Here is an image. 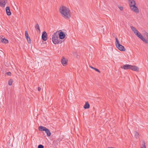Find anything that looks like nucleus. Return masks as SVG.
Returning <instances> with one entry per match:
<instances>
[{
    "mask_svg": "<svg viewBox=\"0 0 148 148\" xmlns=\"http://www.w3.org/2000/svg\"><path fill=\"white\" fill-rule=\"evenodd\" d=\"M131 65L126 64L123 65V66H121V68L122 69H123L125 70H127L129 69H131Z\"/></svg>",
    "mask_w": 148,
    "mask_h": 148,
    "instance_id": "6e6552de",
    "label": "nucleus"
},
{
    "mask_svg": "<svg viewBox=\"0 0 148 148\" xmlns=\"http://www.w3.org/2000/svg\"><path fill=\"white\" fill-rule=\"evenodd\" d=\"M140 148H146V147L145 143V141H143L142 146Z\"/></svg>",
    "mask_w": 148,
    "mask_h": 148,
    "instance_id": "412c9836",
    "label": "nucleus"
},
{
    "mask_svg": "<svg viewBox=\"0 0 148 148\" xmlns=\"http://www.w3.org/2000/svg\"><path fill=\"white\" fill-rule=\"evenodd\" d=\"M147 38V42H148V35H147L146 36Z\"/></svg>",
    "mask_w": 148,
    "mask_h": 148,
    "instance_id": "2f4dec72",
    "label": "nucleus"
},
{
    "mask_svg": "<svg viewBox=\"0 0 148 148\" xmlns=\"http://www.w3.org/2000/svg\"><path fill=\"white\" fill-rule=\"evenodd\" d=\"M58 31L55 32L52 36V41L54 44H58L62 43V41L60 39L58 36Z\"/></svg>",
    "mask_w": 148,
    "mask_h": 148,
    "instance_id": "f03ea898",
    "label": "nucleus"
},
{
    "mask_svg": "<svg viewBox=\"0 0 148 148\" xmlns=\"http://www.w3.org/2000/svg\"><path fill=\"white\" fill-rule=\"evenodd\" d=\"M131 28L132 31H134V30H135V29H136L134 27L132 26L131 27Z\"/></svg>",
    "mask_w": 148,
    "mask_h": 148,
    "instance_id": "cd10ccee",
    "label": "nucleus"
},
{
    "mask_svg": "<svg viewBox=\"0 0 148 148\" xmlns=\"http://www.w3.org/2000/svg\"><path fill=\"white\" fill-rule=\"evenodd\" d=\"M131 69L132 70L138 72L139 71V68L136 66L131 65Z\"/></svg>",
    "mask_w": 148,
    "mask_h": 148,
    "instance_id": "9d476101",
    "label": "nucleus"
},
{
    "mask_svg": "<svg viewBox=\"0 0 148 148\" xmlns=\"http://www.w3.org/2000/svg\"><path fill=\"white\" fill-rule=\"evenodd\" d=\"M119 8L121 11H122L123 10V8L122 6L119 7Z\"/></svg>",
    "mask_w": 148,
    "mask_h": 148,
    "instance_id": "bb28decb",
    "label": "nucleus"
},
{
    "mask_svg": "<svg viewBox=\"0 0 148 148\" xmlns=\"http://www.w3.org/2000/svg\"><path fill=\"white\" fill-rule=\"evenodd\" d=\"M89 67L91 68V69L94 70L95 69V68L94 67H93L92 66H89Z\"/></svg>",
    "mask_w": 148,
    "mask_h": 148,
    "instance_id": "c85d7f7f",
    "label": "nucleus"
},
{
    "mask_svg": "<svg viewBox=\"0 0 148 148\" xmlns=\"http://www.w3.org/2000/svg\"><path fill=\"white\" fill-rule=\"evenodd\" d=\"M58 31V34L59 37L60 38V40L61 39H64L65 36V34L64 33V32L61 31L59 33V31Z\"/></svg>",
    "mask_w": 148,
    "mask_h": 148,
    "instance_id": "0eeeda50",
    "label": "nucleus"
},
{
    "mask_svg": "<svg viewBox=\"0 0 148 148\" xmlns=\"http://www.w3.org/2000/svg\"><path fill=\"white\" fill-rule=\"evenodd\" d=\"M115 38L116 39L115 45L116 47L121 51H125V49L124 47L119 43V41L116 37Z\"/></svg>",
    "mask_w": 148,
    "mask_h": 148,
    "instance_id": "39448f33",
    "label": "nucleus"
},
{
    "mask_svg": "<svg viewBox=\"0 0 148 148\" xmlns=\"http://www.w3.org/2000/svg\"><path fill=\"white\" fill-rule=\"evenodd\" d=\"M45 133L47 134V135L48 136H49L51 135V133L50 131V130L47 128L45 130Z\"/></svg>",
    "mask_w": 148,
    "mask_h": 148,
    "instance_id": "2eb2a0df",
    "label": "nucleus"
},
{
    "mask_svg": "<svg viewBox=\"0 0 148 148\" xmlns=\"http://www.w3.org/2000/svg\"><path fill=\"white\" fill-rule=\"evenodd\" d=\"M129 5L131 10L136 13H139L138 8L136 6V2L134 0H128Z\"/></svg>",
    "mask_w": 148,
    "mask_h": 148,
    "instance_id": "7ed1b4c3",
    "label": "nucleus"
},
{
    "mask_svg": "<svg viewBox=\"0 0 148 148\" xmlns=\"http://www.w3.org/2000/svg\"><path fill=\"white\" fill-rule=\"evenodd\" d=\"M134 136L135 138H138L139 137V133L136 131H135L134 132Z\"/></svg>",
    "mask_w": 148,
    "mask_h": 148,
    "instance_id": "dca6fc26",
    "label": "nucleus"
},
{
    "mask_svg": "<svg viewBox=\"0 0 148 148\" xmlns=\"http://www.w3.org/2000/svg\"><path fill=\"white\" fill-rule=\"evenodd\" d=\"M41 89V88H40V87H38V91H40Z\"/></svg>",
    "mask_w": 148,
    "mask_h": 148,
    "instance_id": "c756f323",
    "label": "nucleus"
},
{
    "mask_svg": "<svg viewBox=\"0 0 148 148\" xmlns=\"http://www.w3.org/2000/svg\"><path fill=\"white\" fill-rule=\"evenodd\" d=\"M35 28L36 30H38L40 32V29L39 26L38 24L37 23L36 24V26H35Z\"/></svg>",
    "mask_w": 148,
    "mask_h": 148,
    "instance_id": "a211bd4d",
    "label": "nucleus"
},
{
    "mask_svg": "<svg viewBox=\"0 0 148 148\" xmlns=\"http://www.w3.org/2000/svg\"><path fill=\"white\" fill-rule=\"evenodd\" d=\"M59 11L62 16L65 19H69L71 17V11L67 8L64 6H61Z\"/></svg>",
    "mask_w": 148,
    "mask_h": 148,
    "instance_id": "f257e3e1",
    "label": "nucleus"
},
{
    "mask_svg": "<svg viewBox=\"0 0 148 148\" xmlns=\"http://www.w3.org/2000/svg\"><path fill=\"white\" fill-rule=\"evenodd\" d=\"M108 148H115L112 147H109Z\"/></svg>",
    "mask_w": 148,
    "mask_h": 148,
    "instance_id": "473e14b6",
    "label": "nucleus"
},
{
    "mask_svg": "<svg viewBox=\"0 0 148 148\" xmlns=\"http://www.w3.org/2000/svg\"><path fill=\"white\" fill-rule=\"evenodd\" d=\"M7 3L6 0H0V6L1 7H4Z\"/></svg>",
    "mask_w": 148,
    "mask_h": 148,
    "instance_id": "9b49d317",
    "label": "nucleus"
},
{
    "mask_svg": "<svg viewBox=\"0 0 148 148\" xmlns=\"http://www.w3.org/2000/svg\"><path fill=\"white\" fill-rule=\"evenodd\" d=\"M143 34L145 36H146L148 35V33L145 30H143L142 31Z\"/></svg>",
    "mask_w": 148,
    "mask_h": 148,
    "instance_id": "6ab92c4d",
    "label": "nucleus"
},
{
    "mask_svg": "<svg viewBox=\"0 0 148 148\" xmlns=\"http://www.w3.org/2000/svg\"><path fill=\"white\" fill-rule=\"evenodd\" d=\"M47 128L45 127H43L42 126H40L38 127V130L39 131H45V130Z\"/></svg>",
    "mask_w": 148,
    "mask_h": 148,
    "instance_id": "4468645a",
    "label": "nucleus"
},
{
    "mask_svg": "<svg viewBox=\"0 0 148 148\" xmlns=\"http://www.w3.org/2000/svg\"><path fill=\"white\" fill-rule=\"evenodd\" d=\"M94 70H95L96 71L98 72H99V73H101L100 71L98 69L95 68V69Z\"/></svg>",
    "mask_w": 148,
    "mask_h": 148,
    "instance_id": "393cba45",
    "label": "nucleus"
},
{
    "mask_svg": "<svg viewBox=\"0 0 148 148\" xmlns=\"http://www.w3.org/2000/svg\"><path fill=\"white\" fill-rule=\"evenodd\" d=\"M6 74L8 75H9V76H11V73L10 72H8L6 73Z\"/></svg>",
    "mask_w": 148,
    "mask_h": 148,
    "instance_id": "a878e982",
    "label": "nucleus"
},
{
    "mask_svg": "<svg viewBox=\"0 0 148 148\" xmlns=\"http://www.w3.org/2000/svg\"><path fill=\"white\" fill-rule=\"evenodd\" d=\"M42 40L44 41H45L47 40V34L45 31H44L42 32Z\"/></svg>",
    "mask_w": 148,
    "mask_h": 148,
    "instance_id": "423d86ee",
    "label": "nucleus"
},
{
    "mask_svg": "<svg viewBox=\"0 0 148 148\" xmlns=\"http://www.w3.org/2000/svg\"><path fill=\"white\" fill-rule=\"evenodd\" d=\"M68 60L63 57L62 59L61 60V63L64 66H65L67 64Z\"/></svg>",
    "mask_w": 148,
    "mask_h": 148,
    "instance_id": "1a4fd4ad",
    "label": "nucleus"
},
{
    "mask_svg": "<svg viewBox=\"0 0 148 148\" xmlns=\"http://www.w3.org/2000/svg\"><path fill=\"white\" fill-rule=\"evenodd\" d=\"M112 36H113V37H115V34H114V33H113V34H112Z\"/></svg>",
    "mask_w": 148,
    "mask_h": 148,
    "instance_id": "7c9ffc66",
    "label": "nucleus"
},
{
    "mask_svg": "<svg viewBox=\"0 0 148 148\" xmlns=\"http://www.w3.org/2000/svg\"><path fill=\"white\" fill-rule=\"evenodd\" d=\"M5 10L6 14L8 16H10L11 14V13L10 10V8L9 6L7 7L6 8Z\"/></svg>",
    "mask_w": 148,
    "mask_h": 148,
    "instance_id": "f8f14e48",
    "label": "nucleus"
},
{
    "mask_svg": "<svg viewBox=\"0 0 148 148\" xmlns=\"http://www.w3.org/2000/svg\"><path fill=\"white\" fill-rule=\"evenodd\" d=\"M26 38L27 41L29 43H31V40L29 36H28V37H26Z\"/></svg>",
    "mask_w": 148,
    "mask_h": 148,
    "instance_id": "4be33fe9",
    "label": "nucleus"
},
{
    "mask_svg": "<svg viewBox=\"0 0 148 148\" xmlns=\"http://www.w3.org/2000/svg\"><path fill=\"white\" fill-rule=\"evenodd\" d=\"M134 34L138 37L141 40L144 42L146 44H147L148 42L143 37L142 35L136 29H135V30L133 31Z\"/></svg>",
    "mask_w": 148,
    "mask_h": 148,
    "instance_id": "20e7f679",
    "label": "nucleus"
},
{
    "mask_svg": "<svg viewBox=\"0 0 148 148\" xmlns=\"http://www.w3.org/2000/svg\"><path fill=\"white\" fill-rule=\"evenodd\" d=\"M1 41L5 43H7L8 42V40L5 38H3L1 40Z\"/></svg>",
    "mask_w": 148,
    "mask_h": 148,
    "instance_id": "f3484780",
    "label": "nucleus"
},
{
    "mask_svg": "<svg viewBox=\"0 0 148 148\" xmlns=\"http://www.w3.org/2000/svg\"><path fill=\"white\" fill-rule=\"evenodd\" d=\"M13 82V80L12 79H9L8 81V85L11 86L12 85Z\"/></svg>",
    "mask_w": 148,
    "mask_h": 148,
    "instance_id": "aec40b11",
    "label": "nucleus"
},
{
    "mask_svg": "<svg viewBox=\"0 0 148 148\" xmlns=\"http://www.w3.org/2000/svg\"><path fill=\"white\" fill-rule=\"evenodd\" d=\"M103 32H104V29H103Z\"/></svg>",
    "mask_w": 148,
    "mask_h": 148,
    "instance_id": "72a5a7b5",
    "label": "nucleus"
},
{
    "mask_svg": "<svg viewBox=\"0 0 148 148\" xmlns=\"http://www.w3.org/2000/svg\"><path fill=\"white\" fill-rule=\"evenodd\" d=\"M90 106L88 102L87 101L86 102L84 106V108L85 109H88L90 108Z\"/></svg>",
    "mask_w": 148,
    "mask_h": 148,
    "instance_id": "ddd939ff",
    "label": "nucleus"
},
{
    "mask_svg": "<svg viewBox=\"0 0 148 148\" xmlns=\"http://www.w3.org/2000/svg\"><path fill=\"white\" fill-rule=\"evenodd\" d=\"M25 36L26 37H28V36H29V35H28V33L27 32V31H26L25 32Z\"/></svg>",
    "mask_w": 148,
    "mask_h": 148,
    "instance_id": "b1692460",
    "label": "nucleus"
},
{
    "mask_svg": "<svg viewBox=\"0 0 148 148\" xmlns=\"http://www.w3.org/2000/svg\"><path fill=\"white\" fill-rule=\"evenodd\" d=\"M38 148H44V147L42 145H38Z\"/></svg>",
    "mask_w": 148,
    "mask_h": 148,
    "instance_id": "5701e85b",
    "label": "nucleus"
}]
</instances>
